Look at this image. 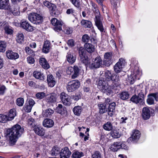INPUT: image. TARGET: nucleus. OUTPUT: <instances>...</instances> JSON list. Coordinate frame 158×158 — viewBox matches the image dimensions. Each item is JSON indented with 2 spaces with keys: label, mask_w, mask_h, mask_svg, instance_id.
I'll return each instance as SVG.
<instances>
[{
  "label": "nucleus",
  "mask_w": 158,
  "mask_h": 158,
  "mask_svg": "<svg viewBox=\"0 0 158 158\" xmlns=\"http://www.w3.org/2000/svg\"><path fill=\"white\" fill-rule=\"evenodd\" d=\"M23 128L18 124L15 125L11 129L7 130L6 136L9 139L10 145H13L15 143L18 138L23 133Z\"/></svg>",
  "instance_id": "f257e3e1"
},
{
  "label": "nucleus",
  "mask_w": 158,
  "mask_h": 158,
  "mask_svg": "<svg viewBox=\"0 0 158 158\" xmlns=\"http://www.w3.org/2000/svg\"><path fill=\"white\" fill-rule=\"evenodd\" d=\"M113 82L112 81H106L104 80L100 79L98 83V88L101 89L102 91L108 95H112L113 92L112 89H115L114 87L111 88L110 83Z\"/></svg>",
  "instance_id": "f03ea898"
},
{
  "label": "nucleus",
  "mask_w": 158,
  "mask_h": 158,
  "mask_svg": "<svg viewBox=\"0 0 158 158\" xmlns=\"http://www.w3.org/2000/svg\"><path fill=\"white\" fill-rule=\"evenodd\" d=\"M28 19L31 23L34 24H40L43 21L42 17L36 13H32L28 16Z\"/></svg>",
  "instance_id": "7ed1b4c3"
},
{
  "label": "nucleus",
  "mask_w": 158,
  "mask_h": 158,
  "mask_svg": "<svg viewBox=\"0 0 158 158\" xmlns=\"http://www.w3.org/2000/svg\"><path fill=\"white\" fill-rule=\"evenodd\" d=\"M43 5L47 7L51 10L52 15L56 16L60 14L59 11L57 9L56 6L54 4L47 1H45L43 2Z\"/></svg>",
  "instance_id": "20e7f679"
},
{
  "label": "nucleus",
  "mask_w": 158,
  "mask_h": 158,
  "mask_svg": "<svg viewBox=\"0 0 158 158\" xmlns=\"http://www.w3.org/2000/svg\"><path fill=\"white\" fill-rule=\"evenodd\" d=\"M80 85V82L78 80L70 81L68 82L66 89L68 92H72L77 89Z\"/></svg>",
  "instance_id": "39448f33"
},
{
  "label": "nucleus",
  "mask_w": 158,
  "mask_h": 158,
  "mask_svg": "<svg viewBox=\"0 0 158 158\" xmlns=\"http://www.w3.org/2000/svg\"><path fill=\"white\" fill-rule=\"evenodd\" d=\"M80 69L77 66L74 65L73 67L69 66L67 68L66 71L68 74H71L74 72V74L72 75V78L74 79L76 78L79 75Z\"/></svg>",
  "instance_id": "423d86ee"
},
{
  "label": "nucleus",
  "mask_w": 158,
  "mask_h": 158,
  "mask_svg": "<svg viewBox=\"0 0 158 158\" xmlns=\"http://www.w3.org/2000/svg\"><path fill=\"white\" fill-rule=\"evenodd\" d=\"M20 26L27 31H32L34 30L33 27L28 22L24 19L22 20L20 22Z\"/></svg>",
  "instance_id": "0eeeda50"
},
{
  "label": "nucleus",
  "mask_w": 158,
  "mask_h": 158,
  "mask_svg": "<svg viewBox=\"0 0 158 158\" xmlns=\"http://www.w3.org/2000/svg\"><path fill=\"white\" fill-rule=\"evenodd\" d=\"M60 97L62 103L65 105L69 106L71 104L69 96L64 92L61 93Z\"/></svg>",
  "instance_id": "6e6552de"
},
{
  "label": "nucleus",
  "mask_w": 158,
  "mask_h": 158,
  "mask_svg": "<svg viewBox=\"0 0 158 158\" xmlns=\"http://www.w3.org/2000/svg\"><path fill=\"white\" fill-rule=\"evenodd\" d=\"M51 22L52 25L54 26L53 29L55 31H59L62 30L61 23L56 18H52L51 20Z\"/></svg>",
  "instance_id": "1a4fd4ad"
},
{
  "label": "nucleus",
  "mask_w": 158,
  "mask_h": 158,
  "mask_svg": "<svg viewBox=\"0 0 158 158\" xmlns=\"http://www.w3.org/2000/svg\"><path fill=\"white\" fill-rule=\"evenodd\" d=\"M152 111L150 108L148 107H144L142 109V116L144 120L148 119L150 117Z\"/></svg>",
  "instance_id": "9d476101"
},
{
  "label": "nucleus",
  "mask_w": 158,
  "mask_h": 158,
  "mask_svg": "<svg viewBox=\"0 0 158 158\" xmlns=\"http://www.w3.org/2000/svg\"><path fill=\"white\" fill-rule=\"evenodd\" d=\"M71 152L69 148L67 147L63 148L60 153V158H69Z\"/></svg>",
  "instance_id": "9b49d317"
},
{
  "label": "nucleus",
  "mask_w": 158,
  "mask_h": 158,
  "mask_svg": "<svg viewBox=\"0 0 158 158\" xmlns=\"http://www.w3.org/2000/svg\"><path fill=\"white\" fill-rule=\"evenodd\" d=\"M124 60L122 58L119 59L118 62L114 66V69L115 72L117 73H119L121 71L122 68L124 66Z\"/></svg>",
  "instance_id": "f8f14e48"
},
{
  "label": "nucleus",
  "mask_w": 158,
  "mask_h": 158,
  "mask_svg": "<svg viewBox=\"0 0 158 158\" xmlns=\"http://www.w3.org/2000/svg\"><path fill=\"white\" fill-rule=\"evenodd\" d=\"M113 54L112 52H106L104 55V63L107 66L110 65L112 62Z\"/></svg>",
  "instance_id": "ddd939ff"
},
{
  "label": "nucleus",
  "mask_w": 158,
  "mask_h": 158,
  "mask_svg": "<svg viewBox=\"0 0 158 158\" xmlns=\"http://www.w3.org/2000/svg\"><path fill=\"white\" fill-rule=\"evenodd\" d=\"M102 60L101 58L97 57L94 60V62L90 65V67L92 69L97 68L102 66Z\"/></svg>",
  "instance_id": "4468645a"
},
{
  "label": "nucleus",
  "mask_w": 158,
  "mask_h": 158,
  "mask_svg": "<svg viewBox=\"0 0 158 158\" xmlns=\"http://www.w3.org/2000/svg\"><path fill=\"white\" fill-rule=\"evenodd\" d=\"M140 134V133L138 130H134L131 136L129 138V140L135 142L139 139Z\"/></svg>",
  "instance_id": "2eb2a0df"
},
{
  "label": "nucleus",
  "mask_w": 158,
  "mask_h": 158,
  "mask_svg": "<svg viewBox=\"0 0 158 158\" xmlns=\"http://www.w3.org/2000/svg\"><path fill=\"white\" fill-rule=\"evenodd\" d=\"M6 55L7 58L10 60H15L18 59L19 57L18 53L14 52L12 50L6 51Z\"/></svg>",
  "instance_id": "dca6fc26"
},
{
  "label": "nucleus",
  "mask_w": 158,
  "mask_h": 158,
  "mask_svg": "<svg viewBox=\"0 0 158 158\" xmlns=\"http://www.w3.org/2000/svg\"><path fill=\"white\" fill-rule=\"evenodd\" d=\"M95 22L96 25L98 27V29L101 32H103L104 30L102 23L100 20V16H96L95 18Z\"/></svg>",
  "instance_id": "f3484780"
},
{
  "label": "nucleus",
  "mask_w": 158,
  "mask_h": 158,
  "mask_svg": "<svg viewBox=\"0 0 158 158\" xmlns=\"http://www.w3.org/2000/svg\"><path fill=\"white\" fill-rule=\"evenodd\" d=\"M47 81L48 86L51 87H54L56 83L54 77L51 74H49L48 75Z\"/></svg>",
  "instance_id": "a211bd4d"
},
{
  "label": "nucleus",
  "mask_w": 158,
  "mask_h": 158,
  "mask_svg": "<svg viewBox=\"0 0 158 158\" xmlns=\"http://www.w3.org/2000/svg\"><path fill=\"white\" fill-rule=\"evenodd\" d=\"M46 102L48 103H55L56 101V95L52 93L48 95L46 99Z\"/></svg>",
  "instance_id": "6ab92c4d"
},
{
  "label": "nucleus",
  "mask_w": 158,
  "mask_h": 158,
  "mask_svg": "<svg viewBox=\"0 0 158 158\" xmlns=\"http://www.w3.org/2000/svg\"><path fill=\"white\" fill-rule=\"evenodd\" d=\"M66 57L67 60L70 64H73L76 60L75 55L70 51L67 53Z\"/></svg>",
  "instance_id": "aec40b11"
},
{
  "label": "nucleus",
  "mask_w": 158,
  "mask_h": 158,
  "mask_svg": "<svg viewBox=\"0 0 158 158\" xmlns=\"http://www.w3.org/2000/svg\"><path fill=\"white\" fill-rule=\"evenodd\" d=\"M0 9L5 10L10 9L9 0H0Z\"/></svg>",
  "instance_id": "412c9836"
},
{
  "label": "nucleus",
  "mask_w": 158,
  "mask_h": 158,
  "mask_svg": "<svg viewBox=\"0 0 158 158\" xmlns=\"http://www.w3.org/2000/svg\"><path fill=\"white\" fill-rule=\"evenodd\" d=\"M43 126L46 127L51 128L54 125V122L51 119L47 118L45 119L43 122Z\"/></svg>",
  "instance_id": "4be33fe9"
},
{
  "label": "nucleus",
  "mask_w": 158,
  "mask_h": 158,
  "mask_svg": "<svg viewBox=\"0 0 158 158\" xmlns=\"http://www.w3.org/2000/svg\"><path fill=\"white\" fill-rule=\"evenodd\" d=\"M34 130L35 133L39 135L43 136L45 134V130L44 128L38 125L36 126Z\"/></svg>",
  "instance_id": "5701e85b"
},
{
  "label": "nucleus",
  "mask_w": 158,
  "mask_h": 158,
  "mask_svg": "<svg viewBox=\"0 0 158 158\" xmlns=\"http://www.w3.org/2000/svg\"><path fill=\"white\" fill-rule=\"evenodd\" d=\"M85 48L87 52L89 53L93 52L95 49V45L89 43H85L84 45Z\"/></svg>",
  "instance_id": "b1692460"
},
{
  "label": "nucleus",
  "mask_w": 158,
  "mask_h": 158,
  "mask_svg": "<svg viewBox=\"0 0 158 158\" xmlns=\"http://www.w3.org/2000/svg\"><path fill=\"white\" fill-rule=\"evenodd\" d=\"M50 43L49 41L48 40L45 41L43 46L42 52L45 53H48L50 48Z\"/></svg>",
  "instance_id": "393cba45"
},
{
  "label": "nucleus",
  "mask_w": 158,
  "mask_h": 158,
  "mask_svg": "<svg viewBox=\"0 0 158 158\" xmlns=\"http://www.w3.org/2000/svg\"><path fill=\"white\" fill-rule=\"evenodd\" d=\"M33 76L36 79L41 80H44L45 78L43 73L38 71H34Z\"/></svg>",
  "instance_id": "a878e982"
},
{
  "label": "nucleus",
  "mask_w": 158,
  "mask_h": 158,
  "mask_svg": "<svg viewBox=\"0 0 158 158\" xmlns=\"http://www.w3.org/2000/svg\"><path fill=\"white\" fill-rule=\"evenodd\" d=\"M115 103L113 102L109 104L108 107V115L111 116L113 114V113L115 111Z\"/></svg>",
  "instance_id": "bb28decb"
},
{
  "label": "nucleus",
  "mask_w": 158,
  "mask_h": 158,
  "mask_svg": "<svg viewBox=\"0 0 158 158\" xmlns=\"http://www.w3.org/2000/svg\"><path fill=\"white\" fill-rule=\"evenodd\" d=\"M40 65L44 69H47L49 68V65L46 59L44 58H41L40 60Z\"/></svg>",
  "instance_id": "cd10ccee"
},
{
  "label": "nucleus",
  "mask_w": 158,
  "mask_h": 158,
  "mask_svg": "<svg viewBox=\"0 0 158 158\" xmlns=\"http://www.w3.org/2000/svg\"><path fill=\"white\" fill-rule=\"evenodd\" d=\"M142 100L135 94L133 95L130 99V100L131 102L136 104H142L144 102L142 101Z\"/></svg>",
  "instance_id": "c85d7f7f"
},
{
  "label": "nucleus",
  "mask_w": 158,
  "mask_h": 158,
  "mask_svg": "<svg viewBox=\"0 0 158 158\" xmlns=\"http://www.w3.org/2000/svg\"><path fill=\"white\" fill-rule=\"evenodd\" d=\"M16 110L15 109H11L8 115V117L10 121L12 120H13L14 117L16 116Z\"/></svg>",
  "instance_id": "c756f323"
},
{
  "label": "nucleus",
  "mask_w": 158,
  "mask_h": 158,
  "mask_svg": "<svg viewBox=\"0 0 158 158\" xmlns=\"http://www.w3.org/2000/svg\"><path fill=\"white\" fill-rule=\"evenodd\" d=\"M103 128L105 130L111 131L113 129V127L110 121H108L103 125Z\"/></svg>",
  "instance_id": "7c9ffc66"
},
{
  "label": "nucleus",
  "mask_w": 158,
  "mask_h": 158,
  "mask_svg": "<svg viewBox=\"0 0 158 158\" xmlns=\"http://www.w3.org/2000/svg\"><path fill=\"white\" fill-rule=\"evenodd\" d=\"M119 142H114L110 146V149L113 152L117 151L119 149Z\"/></svg>",
  "instance_id": "2f4dec72"
},
{
  "label": "nucleus",
  "mask_w": 158,
  "mask_h": 158,
  "mask_svg": "<svg viewBox=\"0 0 158 158\" xmlns=\"http://www.w3.org/2000/svg\"><path fill=\"white\" fill-rule=\"evenodd\" d=\"M146 92V89L144 90L143 88H141L140 89L137 91V92L138 93L137 96L140 99H142V101L143 102L144 100L145 95L146 94L145 93V94H144V92Z\"/></svg>",
  "instance_id": "473e14b6"
},
{
  "label": "nucleus",
  "mask_w": 158,
  "mask_h": 158,
  "mask_svg": "<svg viewBox=\"0 0 158 158\" xmlns=\"http://www.w3.org/2000/svg\"><path fill=\"white\" fill-rule=\"evenodd\" d=\"M81 23L83 27H85L90 28L92 26L91 22L88 20H82L81 22Z\"/></svg>",
  "instance_id": "72a5a7b5"
},
{
  "label": "nucleus",
  "mask_w": 158,
  "mask_h": 158,
  "mask_svg": "<svg viewBox=\"0 0 158 158\" xmlns=\"http://www.w3.org/2000/svg\"><path fill=\"white\" fill-rule=\"evenodd\" d=\"M60 148L54 146L52 148L51 151V154L52 156H56L60 153Z\"/></svg>",
  "instance_id": "f704fd0d"
},
{
  "label": "nucleus",
  "mask_w": 158,
  "mask_h": 158,
  "mask_svg": "<svg viewBox=\"0 0 158 158\" xmlns=\"http://www.w3.org/2000/svg\"><path fill=\"white\" fill-rule=\"evenodd\" d=\"M16 41L19 44L22 43L24 41V36L22 33H19L16 36Z\"/></svg>",
  "instance_id": "c9c22d12"
},
{
  "label": "nucleus",
  "mask_w": 158,
  "mask_h": 158,
  "mask_svg": "<svg viewBox=\"0 0 158 158\" xmlns=\"http://www.w3.org/2000/svg\"><path fill=\"white\" fill-rule=\"evenodd\" d=\"M73 111L75 115L79 116L81 112L82 107L79 106H75L73 109Z\"/></svg>",
  "instance_id": "e433bc0d"
},
{
  "label": "nucleus",
  "mask_w": 158,
  "mask_h": 158,
  "mask_svg": "<svg viewBox=\"0 0 158 158\" xmlns=\"http://www.w3.org/2000/svg\"><path fill=\"white\" fill-rule=\"evenodd\" d=\"M120 98L122 100H126L128 99L129 97V94L128 92H123L119 94Z\"/></svg>",
  "instance_id": "4c0bfd02"
},
{
  "label": "nucleus",
  "mask_w": 158,
  "mask_h": 158,
  "mask_svg": "<svg viewBox=\"0 0 158 158\" xmlns=\"http://www.w3.org/2000/svg\"><path fill=\"white\" fill-rule=\"evenodd\" d=\"M111 136L113 138H117L121 136V134L118 130H114L110 132Z\"/></svg>",
  "instance_id": "58836bf2"
},
{
  "label": "nucleus",
  "mask_w": 158,
  "mask_h": 158,
  "mask_svg": "<svg viewBox=\"0 0 158 158\" xmlns=\"http://www.w3.org/2000/svg\"><path fill=\"white\" fill-rule=\"evenodd\" d=\"M64 109V108H63L62 105L59 104L56 107V110L58 113L63 115L65 113L66 111Z\"/></svg>",
  "instance_id": "ea45409f"
},
{
  "label": "nucleus",
  "mask_w": 158,
  "mask_h": 158,
  "mask_svg": "<svg viewBox=\"0 0 158 158\" xmlns=\"http://www.w3.org/2000/svg\"><path fill=\"white\" fill-rule=\"evenodd\" d=\"M85 86L83 88V90L85 92H87L90 90L89 86L91 85V81L89 79H88L85 83Z\"/></svg>",
  "instance_id": "a19ab883"
},
{
  "label": "nucleus",
  "mask_w": 158,
  "mask_h": 158,
  "mask_svg": "<svg viewBox=\"0 0 158 158\" xmlns=\"http://www.w3.org/2000/svg\"><path fill=\"white\" fill-rule=\"evenodd\" d=\"M54 113V111L53 110L51 109L48 108L46 109L43 113L44 116L49 117L51 116Z\"/></svg>",
  "instance_id": "79ce46f5"
},
{
  "label": "nucleus",
  "mask_w": 158,
  "mask_h": 158,
  "mask_svg": "<svg viewBox=\"0 0 158 158\" xmlns=\"http://www.w3.org/2000/svg\"><path fill=\"white\" fill-rule=\"evenodd\" d=\"M83 156L84 154L82 152L76 151L73 153L72 157L73 158H80Z\"/></svg>",
  "instance_id": "37998d69"
},
{
  "label": "nucleus",
  "mask_w": 158,
  "mask_h": 158,
  "mask_svg": "<svg viewBox=\"0 0 158 158\" xmlns=\"http://www.w3.org/2000/svg\"><path fill=\"white\" fill-rule=\"evenodd\" d=\"M6 47V43L4 41H0V52H4Z\"/></svg>",
  "instance_id": "c03bdc74"
},
{
  "label": "nucleus",
  "mask_w": 158,
  "mask_h": 158,
  "mask_svg": "<svg viewBox=\"0 0 158 158\" xmlns=\"http://www.w3.org/2000/svg\"><path fill=\"white\" fill-rule=\"evenodd\" d=\"M148 98L147 100L148 104L150 105L154 104V99L152 98L153 96L149 94L148 95Z\"/></svg>",
  "instance_id": "a18cd8bd"
},
{
  "label": "nucleus",
  "mask_w": 158,
  "mask_h": 158,
  "mask_svg": "<svg viewBox=\"0 0 158 158\" xmlns=\"http://www.w3.org/2000/svg\"><path fill=\"white\" fill-rule=\"evenodd\" d=\"M86 50L84 47H81L79 49L78 52L80 57H83V56H86Z\"/></svg>",
  "instance_id": "49530a36"
},
{
  "label": "nucleus",
  "mask_w": 158,
  "mask_h": 158,
  "mask_svg": "<svg viewBox=\"0 0 158 158\" xmlns=\"http://www.w3.org/2000/svg\"><path fill=\"white\" fill-rule=\"evenodd\" d=\"M8 121H10L7 115L0 114V122L5 123Z\"/></svg>",
  "instance_id": "de8ad7c7"
},
{
  "label": "nucleus",
  "mask_w": 158,
  "mask_h": 158,
  "mask_svg": "<svg viewBox=\"0 0 158 158\" xmlns=\"http://www.w3.org/2000/svg\"><path fill=\"white\" fill-rule=\"evenodd\" d=\"M28 124L29 125L31 126V127L33 128H34L37 126L35 121L34 119L32 118H30L28 119Z\"/></svg>",
  "instance_id": "09e8293b"
},
{
  "label": "nucleus",
  "mask_w": 158,
  "mask_h": 158,
  "mask_svg": "<svg viewBox=\"0 0 158 158\" xmlns=\"http://www.w3.org/2000/svg\"><path fill=\"white\" fill-rule=\"evenodd\" d=\"M105 74L106 78L109 80L108 81H112V80L113 79V75L110 71H106L105 72Z\"/></svg>",
  "instance_id": "8fccbe9b"
},
{
  "label": "nucleus",
  "mask_w": 158,
  "mask_h": 158,
  "mask_svg": "<svg viewBox=\"0 0 158 158\" xmlns=\"http://www.w3.org/2000/svg\"><path fill=\"white\" fill-rule=\"evenodd\" d=\"M32 107L26 103L23 107V110L29 113L31 111Z\"/></svg>",
  "instance_id": "3c124183"
},
{
  "label": "nucleus",
  "mask_w": 158,
  "mask_h": 158,
  "mask_svg": "<svg viewBox=\"0 0 158 158\" xmlns=\"http://www.w3.org/2000/svg\"><path fill=\"white\" fill-rule=\"evenodd\" d=\"M24 103V99L23 98H17L16 101V103L19 106H23Z\"/></svg>",
  "instance_id": "603ef678"
},
{
  "label": "nucleus",
  "mask_w": 158,
  "mask_h": 158,
  "mask_svg": "<svg viewBox=\"0 0 158 158\" xmlns=\"http://www.w3.org/2000/svg\"><path fill=\"white\" fill-rule=\"evenodd\" d=\"M25 50L26 52L28 55L32 56L35 55V53L34 51L30 48L29 47H25Z\"/></svg>",
  "instance_id": "864d4df0"
},
{
  "label": "nucleus",
  "mask_w": 158,
  "mask_h": 158,
  "mask_svg": "<svg viewBox=\"0 0 158 158\" xmlns=\"http://www.w3.org/2000/svg\"><path fill=\"white\" fill-rule=\"evenodd\" d=\"M92 158H102V155L100 152L95 151L92 155Z\"/></svg>",
  "instance_id": "5fc2aeb1"
},
{
  "label": "nucleus",
  "mask_w": 158,
  "mask_h": 158,
  "mask_svg": "<svg viewBox=\"0 0 158 158\" xmlns=\"http://www.w3.org/2000/svg\"><path fill=\"white\" fill-rule=\"evenodd\" d=\"M45 96V94L44 92H40L37 93L35 95L36 98L39 99H42Z\"/></svg>",
  "instance_id": "6e6d98bb"
},
{
  "label": "nucleus",
  "mask_w": 158,
  "mask_h": 158,
  "mask_svg": "<svg viewBox=\"0 0 158 158\" xmlns=\"http://www.w3.org/2000/svg\"><path fill=\"white\" fill-rule=\"evenodd\" d=\"M15 10H13L12 8L9 9L10 12L14 15H18L19 14L20 12H19V8L18 6H16Z\"/></svg>",
  "instance_id": "4d7b16f0"
},
{
  "label": "nucleus",
  "mask_w": 158,
  "mask_h": 158,
  "mask_svg": "<svg viewBox=\"0 0 158 158\" xmlns=\"http://www.w3.org/2000/svg\"><path fill=\"white\" fill-rule=\"evenodd\" d=\"M70 1L76 7H80V2L79 0H70Z\"/></svg>",
  "instance_id": "13d9d810"
},
{
  "label": "nucleus",
  "mask_w": 158,
  "mask_h": 158,
  "mask_svg": "<svg viewBox=\"0 0 158 158\" xmlns=\"http://www.w3.org/2000/svg\"><path fill=\"white\" fill-rule=\"evenodd\" d=\"M90 39L89 36L87 34H85L82 37V40L83 42L85 43H87Z\"/></svg>",
  "instance_id": "bf43d9fd"
},
{
  "label": "nucleus",
  "mask_w": 158,
  "mask_h": 158,
  "mask_svg": "<svg viewBox=\"0 0 158 158\" xmlns=\"http://www.w3.org/2000/svg\"><path fill=\"white\" fill-rule=\"evenodd\" d=\"M81 61L85 64L88 63V59L86 56H83V57H80Z\"/></svg>",
  "instance_id": "052dcab7"
},
{
  "label": "nucleus",
  "mask_w": 158,
  "mask_h": 158,
  "mask_svg": "<svg viewBox=\"0 0 158 158\" xmlns=\"http://www.w3.org/2000/svg\"><path fill=\"white\" fill-rule=\"evenodd\" d=\"M110 2L111 5L114 8L116 9L118 7V0H111Z\"/></svg>",
  "instance_id": "680f3d73"
},
{
  "label": "nucleus",
  "mask_w": 158,
  "mask_h": 158,
  "mask_svg": "<svg viewBox=\"0 0 158 158\" xmlns=\"http://www.w3.org/2000/svg\"><path fill=\"white\" fill-rule=\"evenodd\" d=\"M119 149L122 148L125 150H127L128 149V147L126 145L124 142H119Z\"/></svg>",
  "instance_id": "e2e57ef3"
},
{
  "label": "nucleus",
  "mask_w": 158,
  "mask_h": 158,
  "mask_svg": "<svg viewBox=\"0 0 158 158\" xmlns=\"http://www.w3.org/2000/svg\"><path fill=\"white\" fill-rule=\"evenodd\" d=\"M99 107V112L101 114H103L105 112V107L103 104H100L98 105Z\"/></svg>",
  "instance_id": "0e129e2a"
},
{
  "label": "nucleus",
  "mask_w": 158,
  "mask_h": 158,
  "mask_svg": "<svg viewBox=\"0 0 158 158\" xmlns=\"http://www.w3.org/2000/svg\"><path fill=\"white\" fill-rule=\"evenodd\" d=\"M64 32L67 34H69L72 32V31L68 27H65L64 28Z\"/></svg>",
  "instance_id": "69168bd1"
},
{
  "label": "nucleus",
  "mask_w": 158,
  "mask_h": 158,
  "mask_svg": "<svg viewBox=\"0 0 158 158\" xmlns=\"http://www.w3.org/2000/svg\"><path fill=\"white\" fill-rule=\"evenodd\" d=\"M6 33L9 34H11L13 33V30L8 26H5L4 28Z\"/></svg>",
  "instance_id": "338daca9"
},
{
  "label": "nucleus",
  "mask_w": 158,
  "mask_h": 158,
  "mask_svg": "<svg viewBox=\"0 0 158 158\" xmlns=\"http://www.w3.org/2000/svg\"><path fill=\"white\" fill-rule=\"evenodd\" d=\"M151 95L153 96L152 98L156 101H158V92H156L155 93H150Z\"/></svg>",
  "instance_id": "774afa93"
}]
</instances>
